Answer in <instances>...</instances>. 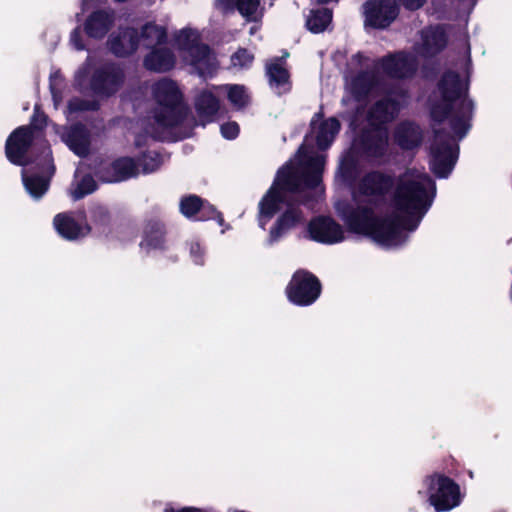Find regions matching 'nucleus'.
I'll list each match as a JSON object with an SVG mask.
<instances>
[{"label":"nucleus","mask_w":512,"mask_h":512,"mask_svg":"<svg viewBox=\"0 0 512 512\" xmlns=\"http://www.w3.org/2000/svg\"><path fill=\"white\" fill-rule=\"evenodd\" d=\"M434 181L425 173L408 169L396 180L382 173L364 176L352 189V203L336 206L348 229L380 246L406 242L432 205Z\"/></svg>","instance_id":"nucleus-1"},{"label":"nucleus","mask_w":512,"mask_h":512,"mask_svg":"<svg viewBox=\"0 0 512 512\" xmlns=\"http://www.w3.org/2000/svg\"><path fill=\"white\" fill-rule=\"evenodd\" d=\"M339 129L337 119L323 120L321 115L316 114L311 120V131L297 156L278 171L272 186L260 199L257 221L262 229L279 213L269 230L270 244L305 223L306 215L295 202L294 195L307 191V199H310L323 193L321 180L325 155L319 151L331 145Z\"/></svg>","instance_id":"nucleus-2"},{"label":"nucleus","mask_w":512,"mask_h":512,"mask_svg":"<svg viewBox=\"0 0 512 512\" xmlns=\"http://www.w3.org/2000/svg\"><path fill=\"white\" fill-rule=\"evenodd\" d=\"M468 69L462 74L446 73L433 96L431 116L436 122H446L449 133L436 131L431 146L430 167L439 178H446L452 172L458 159V144L471 127L473 103L467 97Z\"/></svg>","instance_id":"nucleus-3"},{"label":"nucleus","mask_w":512,"mask_h":512,"mask_svg":"<svg viewBox=\"0 0 512 512\" xmlns=\"http://www.w3.org/2000/svg\"><path fill=\"white\" fill-rule=\"evenodd\" d=\"M418 65L417 57L397 53L381 58L377 62L361 53L351 57L345 73V94L343 104L355 110L356 120L362 115L369 98L385 89L380 73L389 78L410 77Z\"/></svg>","instance_id":"nucleus-4"},{"label":"nucleus","mask_w":512,"mask_h":512,"mask_svg":"<svg viewBox=\"0 0 512 512\" xmlns=\"http://www.w3.org/2000/svg\"><path fill=\"white\" fill-rule=\"evenodd\" d=\"M154 106L150 118L154 123L146 132L158 137L160 132L172 128L182 122L186 109L182 100V92L178 84L163 78L152 86Z\"/></svg>","instance_id":"nucleus-5"},{"label":"nucleus","mask_w":512,"mask_h":512,"mask_svg":"<svg viewBox=\"0 0 512 512\" xmlns=\"http://www.w3.org/2000/svg\"><path fill=\"white\" fill-rule=\"evenodd\" d=\"M405 94H389L377 101L367 113V121L370 130L363 137L362 145L364 153L371 157L381 156L388 144V131L386 124L392 121L398 114Z\"/></svg>","instance_id":"nucleus-6"},{"label":"nucleus","mask_w":512,"mask_h":512,"mask_svg":"<svg viewBox=\"0 0 512 512\" xmlns=\"http://www.w3.org/2000/svg\"><path fill=\"white\" fill-rule=\"evenodd\" d=\"M178 58L201 77H211L218 68V61L210 48L201 42L197 29L184 27L172 35Z\"/></svg>","instance_id":"nucleus-7"},{"label":"nucleus","mask_w":512,"mask_h":512,"mask_svg":"<svg viewBox=\"0 0 512 512\" xmlns=\"http://www.w3.org/2000/svg\"><path fill=\"white\" fill-rule=\"evenodd\" d=\"M123 77L122 69L114 65L93 70L92 60L88 58L76 72L75 84L83 93L91 92L94 96L104 97L119 89Z\"/></svg>","instance_id":"nucleus-8"},{"label":"nucleus","mask_w":512,"mask_h":512,"mask_svg":"<svg viewBox=\"0 0 512 512\" xmlns=\"http://www.w3.org/2000/svg\"><path fill=\"white\" fill-rule=\"evenodd\" d=\"M418 493L427 498L435 512H449L459 507L464 498L459 484L439 473L426 476Z\"/></svg>","instance_id":"nucleus-9"},{"label":"nucleus","mask_w":512,"mask_h":512,"mask_svg":"<svg viewBox=\"0 0 512 512\" xmlns=\"http://www.w3.org/2000/svg\"><path fill=\"white\" fill-rule=\"evenodd\" d=\"M321 292L318 279L309 272L297 271L286 288L288 299L300 306H308L316 301Z\"/></svg>","instance_id":"nucleus-10"},{"label":"nucleus","mask_w":512,"mask_h":512,"mask_svg":"<svg viewBox=\"0 0 512 512\" xmlns=\"http://www.w3.org/2000/svg\"><path fill=\"white\" fill-rule=\"evenodd\" d=\"M45 121L43 115L37 114L33 117L31 126H22L17 128L7 139L6 156L16 165L24 166L27 164L25 154L34 139V130L38 126V120Z\"/></svg>","instance_id":"nucleus-11"},{"label":"nucleus","mask_w":512,"mask_h":512,"mask_svg":"<svg viewBox=\"0 0 512 512\" xmlns=\"http://www.w3.org/2000/svg\"><path fill=\"white\" fill-rule=\"evenodd\" d=\"M308 236L311 240L334 245L346 239L344 227L331 217L318 216L312 219L307 227Z\"/></svg>","instance_id":"nucleus-12"},{"label":"nucleus","mask_w":512,"mask_h":512,"mask_svg":"<svg viewBox=\"0 0 512 512\" xmlns=\"http://www.w3.org/2000/svg\"><path fill=\"white\" fill-rule=\"evenodd\" d=\"M365 22L374 28H385L398 13L396 0H370L364 6Z\"/></svg>","instance_id":"nucleus-13"},{"label":"nucleus","mask_w":512,"mask_h":512,"mask_svg":"<svg viewBox=\"0 0 512 512\" xmlns=\"http://www.w3.org/2000/svg\"><path fill=\"white\" fill-rule=\"evenodd\" d=\"M140 173L139 164L130 157H121L110 164L102 165L98 171V177L108 183L125 181Z\"/></svg>","instance_id":"nucleus-14"},{"label":"nucleus","mask_w":512,"mask_h":512,"mask_svg":"<svg viewBox=\"0 0 512 512\" xmlns=\"http://www.w3.org/2000/svg\"><path fill=\"white\" fill-rule=\"evenodd\" d=\"M54 173V166L51 159V151L48 149L44 156L41 167V175H28L26 170L22 171L23 184L26 191L34 199L41 198L48 190L49 181Z\"/></svg>","instance_id":"nucleus-15"},{"label":"nucleus","mask_w":512,"mask_h":512,"mask_svg":"<svg viewBox=\"0 0 512 512\" xmlns=\"http://www.w3.org/2000/svg\"><path fill=\"white\" fill-rule=\"evenodd\" d=\"M53 224L58 234L67 240H77L89 233L83 213H59Z\"/></svg>","instance_id":"nucleus-16"},{"label":"nucleus","mask_w":512,"mask_h":512,"mask_svg":"<svg viewBox=\"0 0 512 512\" xmlns=\"http://www.w3.org/2000/svg\"><path fill=\"white\" fill-rule=\"evenodd\" d=\"M215 88L217 86L202 89L195 97L194 106L198 121L203 126L214 121L219 111L218 96L221 95V92H217Z\"/></svg>","instance_id":"nucleus-17"},{"label":"nucleus","mask_w":512,"mask_h":512,"mask_svg":"<svg viewBox=\"0 0 512 512\" xmlns=\"http://www.w3.org/2000/svg\"><path fill=\"white\" fill-rule=\"evenodd\" d=\"M53 129L76 155L82 157L89 153L91 138L89 132L83 126L76 125L67 129L54 125Z\"/></svg>","instance_id":"nucleus-18"},{"label":"nucleus","mask_w":512,"mask_h":512,"mask_svg":"<svg viewBox=\"0 0 512 512\" xmlns=\"http://www.w3.org/2000/svg\"><path fill=\"white\" fill-rule=\"evenodd\" d=\"M446 45V35L441 27H429L421 32L416 45V53L421 57H430L441 51Z\"/></svg>","instance_id":"nucleus-19"},{"label":"nucleus","mask_w":512,"mask_h":512,"mask_svg":"<svg viewBox=\"0 0 512 512\" xmlns=\"http://www.w3.org/2000/svg\"><path fill=\"white\" fill-rule=\"evenodd\" d=\"M180 210L186 217L197 215L198 220L217 219L219 225H223L224 220L219 212L210 205L205 204L197 196H187L180 202Z\"/></svg>","instance_id":"nucleus-20"},{"label":"nucleus","mask_w":512,"mask_h":512,"mask_svg":"<svg viewBox=\"0 0 512 512\" xmlns=\"http://www.w3.org/2000/svg\"><path fill=\"white\" fill-rule=\"evenodd\" d=\"M114 20L112 10H96L85 20L84 30L89 37L102 39L114 24Z\"/></svg>","instance_id":"nucleus-21"},{"label":"nucleus","mask_w":512,"mask_h":512,"mask_svg":"<svg viewBox=\"0 0 512 512\" xmlns=\"http://www.w3.org/2000/svg\"><path fill=\"white\" fill-rule=\"evenodd\" d=\"M176 62L174 53L165 47H155L144 58V66L152 71L165 72L172 69Z\"/></svg>","instance_id":"nucleus-22"},{"label":"nucleus","mask_w":512,"mask_h":512,"mask_svg":"<svg viewBox=\"0 0 512 512\" xmlns=\"http://www.w3.org/2000/svg\"><path fill=\"white\" fill-rule=\"evenodd\" d=\"M266 74L268 76L269 85L277 94H283L289 91V74L284 67L283 59L270 61L266 65Z\"/></svg>","instance_id":"nucleus-23"},{"label":"nucleus","mask_w":512,"mask_h":512,"mask_svg":"<svg viewBox=\"0 0 512 512\" xmlns=\"http://www.w3.org/2000/svg\"><path fill=\"white\" fill-rule=\"evenodd\" d=\"M110 50L117 56H127L138 47V34L134 29L126 28L109 40Z\"/></svg>","instance_id":"nucleus-24"},{"label":"nucleus","mask_w":512,"mask_h":512,"mask_svg":"<svg viewBox=\"0 0 512 512\" xmlns=\"http://www.w3.org/2000/svg\"><path fill=\"white\" fill-rule=\"evenodd\" d=\"M360 158L358 144L355 142L340 160L337 179L351 183L360 171Z\"/></svg>","instance_id":"nucleus-25"},{"label":"nucleus","mask_w":512,"mask_h":512,"mask_svg":"<svg viewBox=\"0 0 512 512\" xmlns=\"http://www.w3.org/2000/svg\"><path fill=\"white\" fill-rule=\"evenodd\" d=\"M216 4L224 12L236 6L240 14L250 21H256L262 16L259 0H217Z\"/></svg>","instance_id":"nucleus-26"},{"label":"nucleus","mask_w":512,"mask_h":512,"mask_svg":"<svg viewBox=\"0 0 512 512\" xmlns=\"http://www.w3.org/2000/svg\"><path fill=\"white\" fill-rule=\"evenodd\" d=\"M166 38L167 31L164 26L155 22H148L141 29V34L138 36V45L142 44L144 47L152 49L163 44Z\"/></svg>","instance_id":"nucleus-27"},{"label":"nucleus","mask_w":512,"mask_h":512,"mask_svg":"<svg viewBox=\"0 0 512 512\" xmlns=\"http://www.w3.org/2000/svg\"><path fill=\"white\" fill-rule=\"evenodd\" d=\"M395 140L404 149L417 146L421 140L418 126L412 123H401L395 133Z\"/></svg>","instance_id":"nucleus-28"},{"label":"nucleus","mask_w":512,"mask_h":512,"mask_svg":"<svg viewBox=\"0 0 512 512\" xmlns=\"http://www.w3.org/2000/svg\"><path fill=\"white\" fill-rule=\"evenodd\" d=\"M332 20V12L327 8L312 10L307 18L306 25L313 33L323 32Z\"/></svg>","instance_id":"nucleus-29"},{"label":"nucleus","mask_w":512,"mask_h":512,"mask_svg":"<svg viewBox=\"0 0 512 512\" xmlns=\"http://www.w3.org/2000/svg\"><path fill=\"white\" fill-rule=\"evenodd\" d=\"M164 242L163 228L159 224H155L146 229L141 247L150 252L151 250L163 249Z\"/></svg>","instance_id":"nucleus-30"},{"label":"nucleus","mask_w":512,"mask_h":512,"mask_svg":"<svg viewBox=\"0 0 512 512\" xmlns=\"http://www.w3.org/2000/svg\"><path fill=\"white\" fill-rule=\"evenodd\" d=\"M215 90L220 91L221 94L227 93L230 103L236 108L244 107L249 101V95L242 85H223L217 86Z\"/></svg>","instance_id":"nucleus-31"},{"label":"nucleus","mask_w":512,"mask_h":512,"mask_svg":"<svg viewBox=\"0 0 512 512\" xmlns=\"http://www.w3.org/2000/svg\"><path fill=\"white\" fill-rule=\"evenodd\" d=\"M254 61V54L245 48H239L231 55V67L237 70L248 69Z\"/></svg>","instance_id":"nucleus-32"},{"label":"nucleus","mask_w":512,"mask_h":512,"mask_svg":"<svg viewBox=\"0 0 512 512\" xmlns=\"http://www.w3.org/2000/svg\"><path fill=\"white\" fill-rule=\"evenodd\" d=\"M98 106L96 100H82L80 98H73L69 101L67 107L68 119L74 118V115L79 112L94 110Z\"/></svg>","instance_id":"nucleus-33"},{"label":"nucleus","mask_w":512,"mask_h":512,"mask_svg":"<svg viewBox=\"0 0 512 512\" xmlns=\"http://www.w3.org/2000/svg\"><path fill=\"white\" fill-rule=\"evenodd\" d=\"M96 189V183L91 176H84L71 190V196L74 200L81 199L87 194L92 193Z\"/></svg>","instance_id":"nucleus-34"},{"label":"nucleus","mask_w":512,"mask_h":512,"mask_svg":"<svg viewBox=\"0 0 512 512\" xmlns=\"http://www.w3.org/2000/svg\"><path fill=\"white\" fill-rule=\"evenodd\" d=\"M162 164V157L157 152H148L143 156L141 164H139L143 173H151L156 171Z\"/></svg>","instance_id":"nucleus-35"},{"label":"nucleus","mask_w":512,"mask_h":512,"mask_svg":"<svg viewBox=\"0 0 512 512\" xmlns=\"http://www.w3.org/2000/svg\"><path fill=\"white\" fill-rule=\"evenodd\" d=\"M239 133V126L236 122H227L221 126V134L226 139H234Z\"/></svg>","instance_id":"nucleus-36"},{"label":"nucleus","mask_w":512,"mask_h":512,"mask_svg":"<svg viewBox=\"0 0 512 512\" xmlns=\"http://www.w3.org/2000/svg\"><path fill=\"white\" fill-rule=\"evenodd\" d=\"M190 254L193 261L196 264H203L204 261V251L201 245L198 242H192L190 245Z\"/></svg>","instance_id":"nucleus-37"},{"label":"nucleus","mask_w":512,"mask_h":512,"mask_svg":"<svg viewBox=\"0 0 512 512\" xmlns=\"http://www.w3.org/2000/svg\"><path fill=\"white\" fill-rule=\"evenodd\" d=\"M164 512H216L213 508H199L194 506H186L179 509L172 507L165 508Z\"/></svg>","instance_id":"nucleus-38"},{"label":"nucleus","mask_w":512,"mask_h":512,"mask_svg":"<svg viewBox=\"0 0 512 512\" xmlns=\"http://www.w3.org/2000/svg\"><path fill=\"white\" fill-rule=\"evenodd\" d=\"M70 42L76 50H83L85 48L79 28H76L71 33Z\"/></svg>","instance_id":"nucleus-39"},{"label":"nucleus","mask_w":512,"mask_h":512,"mask_svg":"<svg viewBox=\"0 0 512 512\" xmlns=\"http://www.w3.org/2000/svg\"><path fill=\"white\" fill-rule=\"evenodd\" d=\"M403 5L410 9V10H415V9H418L420 8L426 0H401Z\"/></svg>","instance_id":"nucleus-40"},{"label":"nucleus","mask_w":512,"mask_h":512,"mask_svg":"<svg viewBox=\"0 0 512 512\" xmlns=\"http://www.w3.org/2000/svg\"><path fill=\"white\" fill-rule=\"evenodd\" d=\"M230 512H249V511L239 510V509H231Z\"/></svg>","instance_id":"nucleus-41"},{"label":"nucleus","mask_w":512,"mask_h":512,"mask_svg":"<svg viewBox=\"0 0 512 512\" xmlns=\"http://www.w3.org/2000/svg\"><path fill=\"white\" fill-rule=\"evenodd\" d=\"M89 0H83V5H87Z\"/></svg>","instance_id":"nucleus-42"},{"label":"nucleus","mask_w":512,"mask_h":512,"mask_svg":"<svg viewBox=\"0 0 512 512\" xmlns=\"http://www.w3.org/2000/svg\"><path fill=\"white\" fill-rule=\"evenodd\" d=\"M250 32L254 33L255 32V27H252Z\"/></svg>","instance_id":"nucleus-43"},{"label":"nucleus","mask_w":512,"mask_h":512,"mask_svg":"<svg viewBox=\"0 0 512 512\" xmlns=\"http://www.w3.org/2000/svg\"><path fill=\"white\" fill-rule=\"evenodd\" d=\"M76 177H79V170L76 171Z\"/></svg>","instance_id":"nucleus-44"}]
</instances>
